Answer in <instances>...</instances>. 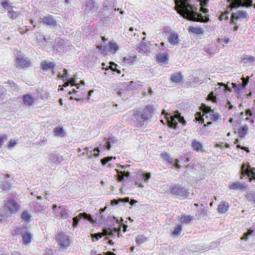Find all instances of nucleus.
Listing matches in <instances>:
<instances>
[{
  "instance_id": "obj_1",
  "label": "nucleus",
  "mask_w": 255,
  "mask_h": 255,
  "mask_svg": "<svg viewBox=\"0 0 255 255\" xmlns=\"http://www.w3.org/2000/svg\"><path fill=\"white\" fill-rule=\"evenodd\" d=\"M176 4L180 5L179 13L184 17L195 21H204V18L198 12V8L189 4L190 0H175Z\"/></svg>"
},
{
  "instance_id": "obj_2",
  "label": "nucleus",
  "mask_w": 255,
  "mask_h": 255,
  "mask_svg": "<svg viewBox=\"0 0 255 255\" xmlns=\"http://www.w3.org/2000/svg\"><path fill=\"white\" fill-rule=\"evenodd\" d=\"M165 118L168 126L173 128H176L178 122L182 124L183 126L186 125V122L184 117H182L178 111L174 112L173 115L167 113Z\"/></svg>"
},
{
  "instance_id": "obj_3",
  "label": "nucleus",
  "mask_w": 255,
  "mask_h": 255,
  "mask_svg": "<svg viewBox=\"0 0 255 255\" xmlns=\"http://www.w3.org/2000/svg\"><path fill=\"white\" fill-rule=\"evenodd\" d=\"M168 190L172 194L177 195L181 198H185L189 196V193L187 189L178 184H171Z\"/></svg>"
},
{
  "instance_id": "obj_4",
  "label": "nucleus",
  "mask_w": 255,
  "mask_h": 255,
  "mask_svg": "<svg viewBox=\"0 0 255 255\" xmlns=\"http://www.w3.org/2000/svg\"><path fill=\"white\" fill-rule=\"evenodd\" d=\"M56 241L60 248L64 249L68 247L71 243L70 237L63 234L60 233L56 237Z\"/></svg>"
},
{
  "instance_id": "obj_5",
  "label": "nucleus",
  "mask_w": 255,
  "mask_h": 255,
  "mask_svg": "<svg viewBox=\"0 0 255 255\" xmlns=\"http://www.w3.org/2000/svg\"><path fill=\"white\" fill-rule=\"evenodd\" d=\"M147 114L142 112L138 114H134L132 119L134 121V124L137 126L140 127L144 125L146 121L149 119Z\"/></svg>"
},
{
  "instance_id": "obj_6",
  "label": "nucleus",
  "mask_w": 255,
  "mask_h": 255,
  "mask_svg": "<svg viewBox=\"0 0 255 255\" xmlns=\"http://www.w3.org/2000/svg\"><path fill=\"white\" fill-rule=\"evenodd\" d=\"M82 218L88 220L91 223H94V220L92 217L91 215L90 214H88L85 212H84L80 213L77 216L72 218V226L73 227V228H75L77 227L79 220Z\"/></svg>"
},
{
  "instance_id": "obj_7",
  "label": "nucleus",
  "mask_w": 255,
  "mask_h": 255,
  "mask_svg": "<svg viewBox=\"0 0 255 255\" xmlns=\"http://www.w3.org/2000/svg\"><path fill=\"white\" fill-rule=\"evenodd\" d=\"M233 7H238L240 6L249 7L253 5L252 0H228Z\"/></svg>"
},
{
  "instance_id": "obj_8",
  "label": "nucleus",
  "mask_w": 255,
  "mask_h": 255,
  "mask_svg": "<svg viewBox=\"0 0 255 255\" xmlns=\"http://www.w3.org/2000/svg\"><path fill=\"white\" fill-rule=\"evenodd\" d=\"M16 63L17 67L24 68L30 67L31 62L27 58L24 57L21 55H19L17 56Z\"/></svg>"
},
{
  "instance_id": "obj_9",
  "label": "nucleus",
  "mask_w": 255,
  "mask_h": 255,
  "mask_svg": "<svg viewBox=\"0 0 255 255\" xmlns=\"http://www.w3.org/2000/svg\"><path fill=\"white\" fill-rule=\"evenodd\" d=\"M248 14L245 10H239L232 14L231 20L234 24L236 23L238 20H242L244 18L247 17Z\"/></svg>"
},
{
  "instance_id": "obj_10",
  "label": "nucleus",
  "mask_w": 255,
  "mask_h": 255,
  "mask_svg": "<svg viewBox=\"0 0 255 255\" xmlns=\"http://www.w3.org/2000/svg\"><path fill=\"white\" fill-rule=\"evenodd\" d=\"M4 205L11 212L13 213L16 212L20 207L17 202L11 199H8L5 200L4 201Z\"/></svg>"
},
{
  "instance_id": "obj_11",
  "label": "nucleus",
  "mask_w": 255,
  "mask_h": 255,
  "mask_svg": "<svg viewBox=\"0 0 255 255\" xmlns=\"http://www.w3.org/2000/svg\"><path fill=\"white\" fill-rule=\"evenodd\" d=\"M63 160V157L56 152H52L48 155V161L51 163L58 164Z\"/></svg>"
},
{
  "instance_id": "obj_12",
  "label": "nucleus",
  "mask_w": 255,
  "mask_h": 255,
  "mask_svg": "<svg viewBox=\"0 0 255 255\" xmlns=\"http://www.w3.org/2000/svg\"><path fill=\"white\" fill-rule=\"evenodd\" d=\"M168 41L170 44L174 46L178 44L180 40L179 38L178 34L175 31L170 30Z\"/></svg>"
},
{
  "instance_id": "obj_13",
  "label": "nucleus",
  "mask_w": 255,
  "mask_h": 255,
  "mask_svg": "<svg viewBox=\"0 0 255 255\" xmlns=\"http://www.w3.org/2000/svg\"><path fill=\"white\" fill-rule=\"evenodd\" d=\"M41 21L46 25H48L50 27H54L57 25L56 20L55 17L50 14L45 15Z\"/></svg>"
},
{
  "instance_id": "obj_14",
  "label": "nucleus",
  "mask_w": 255,
  "mask_h": 255,
  "mask_svg": "<svg viewBox=\"0 0 255 255\" xmlns=\"http://www.w3.org/2000/svg\"><path fill=\"white\" fill-rule=\"evenodd\" d=\"M241 169L243 174L248 175L249 177H252L255 179V172L251 168L250 165L246 166L245 164H243Z\"/></svg>"
},
{
  "instance_id": "obj_15",
  "label": "nucleus",
  "mask_w": 255,
  "mask_h": 255,
  "mask_svg": "<svg viewBox=\"0 0 255 255\" xmlns=\"http://www.w3.org/2000/svg\"><path fill=\"white\" fill-rule=\"evenodd\" d=\"M35 101V97L29 94H25L23 96V102L26 106H31Z\"/></svg>"
},
{
  "instance_id": "obj_16",
  "label": "nucleus",
  "mask_w": 255,
  "mask_h": 255,
  "mask_svg": "<svg viewBox=\"0 0 255 255\" xmlns=\"http://www.w3.org/2000/svg\"><path fill=\"white\" fill-rule=\"evenodd\" d=\"M55 63L52 62L43 61L41 63V67L42 70L47 71L48 70L52 69L53 75H54V72L53 71V69L55 67Z\"/></svg>"
},
{
  "instance_id": "obj_17",
  "label": "nucleus",
  "mask_w": 255,
  "mask_h": 255,
  "mask_svg": "<svg viewBox=\"0 0 255 255\" xmlns=\"http://www.w3.org/2000/svg\"><path fill=\"white\" fill-rule=\"evenodd\" d=\"M192 147L196 151H203V146L202 144L198 140L194 139L192 142Z\"/></svg>"
},
{
  "instance_id": "obj_18",
  "label": "nucleus",
  "mask_w": 255,
  "mask_h": 255,
  "mask_svg": "<svg viewBox=\"0 0 255 255\" xmlns=\"http://www.w3.org/2000/svg\"><path fill=\"white\" fill-rule=\"evenodd\" d=\"M90 148V147H86L83 150H85L86 152V154H88V152H89L90 153V154L89 155H88V158L89 159H91V158H92L93 157H94V158H97L98 157L99 155V149L98 148H95L94 150H93V152H94V153L92 154V151L91 150H90L89 149Z\"/></svg>"
},
{
  "instance_id": "obj_19",
  "label": "nucleus",
  "mask_w": 255,
  "mask_h": 255,
  "mask_svg": "<svg viewBox=\"0 0 255 255\" xmlns=\"http://www.w3.org/2000/svg\"><path fill=\"white\" fill-rule=\"evenodd\" d=\"M188 30L190 33L197 34H203L204 32L203 29L198 26H190L189 27Z\"/></svg>"
},
{
  "instance_id": "obj_20",
  "label": "nucleus",
  "mask_w": 255,
  "mask_h": 255,
  "mask_svg": "<svg viewBox=\"0 0 255 255\" xmlns=\"http://www.w3.org/2000/svg\"><path fill=\"white\" fill-rule=\"evenodd\" d=\"M246 187V183L245 182H237L233 183L230 186V189L233 190H241Z\"/></svg>"
},
{
  "instance_id": "obj_21",
  "label": "nucleus",
  "mask_w": 255,
  "mask_h": 255,
  "mask_svg": "<svg viewBox=\"0 0 255 255\" xmlns=\"http://www.w3.org/2000/svg\"><path fill=\"white\" fill-rule=\"evenodd\" d=\"M23 243L26 245L31 242L32 235L29 232H24L22 234Z\"/></svg>"
},
{
  "instance_id": "obj_22",
  "label": "nucleus",
  "mask_w": 255,
  "mask_h": 255,
  "mask_svg": "<svg viewBox=\"0 0 255 255\" xmlns=\"http://www.w3.org/2000/svg\"><path fill=\"white\" fill-rule=\"evenodd\" d=\"M53 132L55 135L60 137H63L65 134L63 128L61 126L57 127L54 128Z\"/></svg>"
},
{
  "instance_id": "obj_23",
  "label": "nucleus",
  "mask_w": 255,
  "mask_h": 255,
  "mask_svg": "<svg viewBox=\"0 0 255 255\" xmlns=\"http://www.w3.org/2000/svg\"><path fill=\"white\" fill-rule=\"evenodd\" d=\"M4 87L6 89L9 91H15L18 89L17 86L15 85L13 81H8L5 83Z\"/></svg>"
},
{
  "instance_id": "obj_24",
  "label": "nucleus",
  "mask_w": 255,
  "mask_h": 255,
  "mask_svg": "<svg viewBox=\"0 0 255 255\" xmlns=\"http://www.w3.org/2000/svg\"><path fill=\"white\" fill-rule=\"evenodd\" d=\"M249 129V126L247 125H244L240 128L239 129V133L241 137H244L246 135V134L248 133V131Z\"/></svg>"
},
{
  "instance_id": "obj_25",
  "label": "nucleus",
  "mask_w": 255,
  "mask_h": 255,
  "mask_svg": "<svg viewBox=\"0 0 255 255\" xmlns=\"http://www.w3.org/2000/svg\"><path fill=\"white\" fill-rule=\"evenodd\" d=\"M154 109L153 108V106L152 105H149L146 106L142 112L147 114L146 115L148 116V118L150 119L152 116V114L154 113Z\"/></svg>"
},
{
  "instance_id": "obj_26",
  "label": "nucleus",
  "mask_w": 255,
  "mask_h": 255,
  "mask_svg": "<svg viewBox=\"0 0 255 255\" xmlns=\"http://www.w3.org/2000/svg\"><path fill=\"white\" fill-rule=\"evenodd\" d=\"M193 217L186 215H183L179 217V220L182 224H188L193 219Z\"/></svg>"
},
{
  "instance_id": "obj_27",
  "label": "nucleus",
  "mask_w": 255,
  "mask_h": 255,
  "mask_svg": "<svg viewBox=\"0 0 255 255\" xmlns=\"http://www.w3.org/2000/svg\"><path fill=\"white\" fill-rule=\"evenodd\" d=\"M229 207V204L226 201H222L221 204L218 206V211L220 213H225L228 208Z\"/></svg>"
},
{
  "instance_id": "obj_28",
  "label": "nucleus",
  "mask_w": 255,
  "mask_h": 255,
  "mask_svg": "<svg viewBox=\"0 0 255 255\" xmlns=\"http://www.w3.org/2000/svg\"><path fill=\"white\" fill-rule=\"evenodd\" d=\"M206 117H209L210 120L213 122H216L219 119H221V116L219 115V114L218 113H215L214 110L210 112V114L209 115V116H207Z\"/></svg>"
},
{
  "instance_id": "obj_29",
  "label": "nucleus",
  "mask_w": 255,
  "mask_h": 255,
  "mask_svg": "<svg viewBox=\"0 0 255 255\" xmlns=\"http://www.w3.org/2000/svg\"><path fill=\"white\" fill-rule=\"evenodd\" d=\"M246 197L252 204L255 206V192L253 191L248 192Z\"/></svg>"
},
{
  "instance_id": "obj_30",
  "label": "nucleus",
  "mask_w": 255,
  "mask_h": 255,
  "mask_svg": "<svg viewBox=\"0 0 255 255\" xmlns=\"http://www.w3.org/2000/svg\"><path fill=\"white\" fill-rule=\"evenodd\" d=\"M255 234V231L251 230V229L245 233L243 236L241 238L242 240L247 241L250 238L253 236Z\"/></svg>"
},
{
  "instance_id": "obj_31",
  "label": "nucleus",
  "mask_w": 255,
  "mask_h": 255,
  "mask_svg": "<svg viewBox=\"0 0 255 255\" xmlns=\"http://www.w3.org/2000/svg\"><path fill=\"white\" fill-rule=\"evenodd\" d=\"M118 180L119 182L123 181L125 177L128 178L129 176V172L127 171H118Z\"/></svg>"
},
{
  "instance_id": "obj_32",
  "label": "nucleus",
  "mask_w": 255,
  "mask_h": 255,
  "mask_svg": "<svg viewBox=\"0 0 255 255\" xmlns=\"http://www.w3.org/2000/svg\"><path fill=\"white\" fill-rule=\"evenodd\" d=\"M170 79L175 83H180L182 80V76L180 73H175L171 75Z\"/></svg>"
},
{
  "instance_id": "obj_33",
  "label": "nucleus",
  "mask_w": 255,
  "mask_h": 255,
  "mask_svg": "<svg viewBox=\"0 0 255 255\" xmlns=\"http://www.w3.org/2000/svg\"><path fill=\"white\" fill-rule=\"evenodd\" d=\"M136 57L134 56H128L124 58L123 62L125 64L130 65L136 60Z\"/></svg>"
},
{
  "instance_id": "obj_34",
  "label": "nucleus",
  "mask_w": 255,
  "mask_h": 255,
  "mask_svg": "<svg viewBox=\"0 0 255 255\" xmlns=\"http://www.w3.org/2000/svg\"><path fill=\"white\" fill-rule=\"evenodd\" d=\"M157 60L159 63L166 64L167 63L168 58L166 54H161L157 56Z\"/></svg>"
},
{
  "instance_id": "obj_35",
  "label": "nucleus",
  "mask_w": 255,
  "mask_h": 255,
  "mask_svg": "<svg viewBox=\"0 0 255 255\" xmlns=\"http://www.w3.org/2000/svg\"><path fill=\"white\" fill-rule=\"evenodd\" d=\"M182 226L181 225H177L172 231V235L173 236H177L181 233Z\"/></svg>"
},
{
  "instance_id": "obj_36",
  "label": "nucleus",
  "mask_w": 255,
  "mask_h": 255,
  "mask_svg": "<svg viewBox=\"0 0 255 255\" xmlns=\"http://www.w3.org/2000/svg\"><path fill=\"white\" fill-rule=\"evenodd\" d=\"M255 60V57L253 56H245L243 58V61L245 63L253 64Z\"/></svg>"
},
{
  "instance_id": "obj_37",
  "label": "nucleus",
  "mask_w": 255,
  "mask_h": 255,
  "mask_svg": "<svg viewBox=\"0 0 255 255\" xmlns=\"http://www.w3.org/2000/svg\"><path fill=\"white\" fill-rule=\"evenodd\" d=\"M147 241V238L145 237L143 235H138L135 239V242L138 244H141L142 243H145Z\"/></svg>"
},
{
  "instance_id": "obj_38",
  "label": "nucleus",
  "mask_w": 255,
  "mask_h": 255,
  "mask_svg": "<svg viewBox=\"0 0 255 255\" xmlns=\"http://www.w3.org/2000/svg\"><path fill=\"white\" fill-rule=\"evenodd\" d=\"M139 52H146L149 48V46L145 42H142L140 46L138 47Z\"/></svg>"
},
{
  "instance_id": "obj_39",
  "label": "nucleus",
  "mask_w": 255,
  "mask_h": 255,
  "mask_svg": "<svg viewBox=\"0 0 255 255\" xmlns=\"http://www.w3.org/2000/svg\"><path fill=\"white\" fill-rule=\"evenodd\" d=\"M129 198L128 197H126L125 198L120 199L119 200L114 199L111 201V204L112 205H117L120 202H128Z\"/></svg>"
},
{
  "instance_id": "obj_40",
  "label": "nucleus",
  "mask_w": 255,
  "mask_h": 255,
  "mask_svg": "<svg viewBox=\"0 0 255 255\" xmlns=\"http://www.w3.org/2000/svg\"><path fill=\"white\" fill-rule=\"evenodd\" d=\"M245 88V87L244 85L241 83H239L237 85V87L235 89V91L238 95H240L243 92Z\"/></svg>"
},
{
  "instance_id": "obj_41",
  "label": "nucleus",
  "mask_w": 255,
  "mask_h": 255,
  "mask_svg": "<svg viewBox=\"0 0 255 255\" xmlns=\"http://www.w3.org/2000/svg\"><path fill=\"white\" fill-rule=\"evenodd\" d=\"M202 110L204 115H209L210 114V112L213 111L214 110H212L210 107L206 106L205 105H204L202 107Z\"/></svg>"
},
{
  "instance_id": "obj_42",
  "label": "nucleus",
  "mask_w": 255,
  "mask_h": 255,
  "mask_svg": "<svg viewBox=\"0 0 255 255\" xmlns=\"http://www.w3.org/2000/svg\"><path fill=\"white\" fill-rule=\"evenodd\" d=\"M135 86V84L133 81H129L124 84V87L128 90H132Z\"/></svg>"
},
{
  "instance_id": "obj_43",
  "label": "nucleus",
  "mask_w": 255,
  "mask_h": 255,
  "mask_svg": "<svg viewBox=\"0 0 255 255\" xmlns=\"http://www.w3.org/2000/svg\"><path fill=\"white\" fill-rule=\"evenodd\" d=\"M63 75L61 76L60 73H59L58 75V78L61 79L63 81H67L68 79V73L67 70L66 69H64L63 70Z\"/></svg>"
},
{
  "instance_id": "obj_44",
  "label": "nucleus",
  "mask_w": 255,
  "mask_h": 255,
  "mask_svg": "<svg viewBox=\"0 0 255 255\" xmlns=\"http://www.w3.org/2000/svg\"><path fill=\"white\" fill-rule=\"evenodd\" d=\"M110 48L112 52L115 53L118 50V46L117 43L111 42L110 44Z\"/></svg>"
},
{
  "instance_id": "obj_45",
  "label": "nucleus",
  "mask_w": 255,
  "mask_h": 255,
  "mask_svg": "<svg viewBox=\"0 0 255 255\" xmlns=\"http://www.w3.org/2000/svg\"><path fill=\"white\" fill-rule=\"evenodd\" d=\"M208 0H201V4L202 6V10L204 13H207L208 12V9L203 7L204 6H207L208 2Z\"/></svg>"
},
{
  "instance_id": "obj_46",
  "label": "nucleus",
  "mask_w": 255,
  "mask_h": 255,
  "mask_svg": "<svg viewBox=\"0 0 255 255\" xmlns=\"http://www.w3.org/2000/svg\"><path fill=\"white\" fill-rule=\"evenodd\" d=\"M195 119L197 121H198L201 124L204 122V119L202 118V116H201L200 112H198L196 114Z\"/></svg>"
},
{
  "instance_id": "obj_47",
  "label": "nucleus",
  "mask_w": 255,
  "mask_h": 255,
  "mask_svg": "<svg viewBox=\"0 0 255 255\" xmlns=\"http://www.w3.org/2000/svg\"><path fill=\"white\" fill-rule=\"evenodd\" d=\"M208 100L212 101L213 102H216V96L214 95L213 92H211L207 97Z\"/></svg>"
},
{
  "instance_id": "obj_48",
  "label": "nucleus",
  "mask_w": 255,
  "mask_h": 255,
  "mask_svg": "<svg viewBox=\"0 0 255 255\" xmlns=\"http://www.w3.org/2000/svg\"><path fill=\"white\" fill-rule=\"evenodd\" d=\"M103 236L102 233H98L97 234H94L92 235V237L93 238V241H97Z\"/></svg>"
},
{
  "instance_id": "obj_49",
  "label": "nucleus",
  "mask_w": 255,
  "mask_h": 255,
  "mask_svg": "<svg viewBox=\"0 0 255 255\" xmlns=\"http://www.w3.org/2000/svg\"><path fill=\"white\" fill-rule=\"evenodd\" d=\"M218 85L220 86H223L224 87V90L225 91H228L229 92H231L232 91V89L228 87V85L225 84L223 83H218Z\"/></svg>"
},
{
  "instance_id": "obj_50",
  "label": "nucleus",
  "mask_w": 255,
  "mask_h": 255,
  "mask_svg": "<svg viewBox=\"0 0 255 255\" xmlns=\"http://www.w3.org/2000/svg\"><path fill=\"white\" fill-rule=\"evenodd\" d=\"M113 157H106L103 159H101V161L102 164L103 165H105L107 162H108L109 161L111 160V159L113 158Z\"/></svg>"
},
{
  "instance_id": "obj_51",
  "label": "nucleus",
  "mask_w": 255,
  "mask_h": 255,
  "mask_svg": "<svg viewBox=\"0 0 255 255\" xmlns=\"http://www.w3.org/2000/svg\"><path fill=\"white\" fill-rule=\"evenodd\" d=\"M8 15L11 18H14L16 17L17 16L16 12H15L13 10H8Z\"/></svg>"
},
{
  "instance_id": "obj_52",
  "label": "nucleus",
  "mask_w": 255,
  "mask_h": 255,
  "mask_svg": "<svg viewBox=\"0 0 255 255\" xmlns=\"http://www.w3.org/2000/svg\"><path fill=\"white\" fill-rule=\"evenodd\" d=\"M1 4L3 7L7 10H9V8L11 7L10 4L7 2L6 0H3Z\"/></svg>"
},
{
  "instance_id": "obj_53",
  "label": "nucleus",
  "mask_w": 255,
  "mask_h": 255,
  "mask_svg": "<svg viewBox=\"0 0 255 255\" xmlns=\"http://www.w3.org/2000/svg\"><path fill=\"white\" fill-rule=\"evenodd\" d=\"M21 218L25 221H28L29 219L28 213L25 212H23L21 215Z\"/></svg>"
},
{
  "instance_id": "obj_54",
  "label": "nucleus",
  "mask_w": 255,
  "mask_h": 255,
  "mask_svg": "<svg viewBox=\"0 0 255 255\" xmlns=\"http://www.w3.org/2000/svg\"><path fill=\"white\" fill-rule=\"evenodd\" d=\"M151 174L150 173H146L142 175V178H144L145 182H148V180L150 178Z\"/></svg>"
},
{
  "instance_id": "obj_55",
  "label": "nucleus",
  "mask_w": 255,
  "mask_h": 255,
  "mask_svg": "<svg viewBox=\"0 0 255 255\" xmlns=\"http://www.w3.org/2000/svg\"><path fill=\"white\" fill-rule=\"evenodd\" d=\"M7 139L6 135L3 134L0 136V147L2 145V143Z\"/></svg>"
},
{
  "instance_id": "obj_56",
  "label": "nucleus",
  "mask_w": 255,
  "mask_h": 255,
  "mask_svg": "<svg viewBox=\"0 0 255 255\" xmlns=\"http://www.w3.org/2000/svg\"><path fill=\"white\" fill-rule=\"evenodd\" d=\"M249 77L248 76L246 78H245L244 77L241 78V80H242V82H243L242 84L243 85H244L245 87L249 82Z\"/></svg>"
},
{
  "instance_id": "obj_57",
  "label": "nucleus",
  "mask_w": 255,
  "mask_h": 255,
  "mask_svg": "<svg viewBox=\"0 0 255 255\" xmlns=\"http://www.w3.org/2000/svg\"><path fill=\"white\" fill-rule=\"evenodd\" d=\"M69 82H70V84L72 85V86H77V88H79V86H78L77 84H75V78H71L69 80H68Z\"/></svg>"
},
{
  "instance_id": "obj_58",
  "label": "nucleus",
  "mask_w": 255,
  "mask_h": 255,
  "mask_svg": "<svg viewBox=\"0 0 255 255\" xmlns=\"http://www.w3.org/2000/svg\"><path fill=\"white\" fill-rule=\"evenodd\" d=\"M110 231L111 230L108 229H103V236H111V234H110Z\"/></svg>"
},
{
  "instance_id": "obj_59",
  "label": "nucleus",
  "mask_w": 255,
  "mask_h": 255,
  "mask_svg": "<svg viewBox=\"0 0 255 255\" xmlns=\"http://www.w3.org/2000/svg\"><path fill=\"white\" fill-rule=\"evenodd\" d=\"M39 42H41V43L42 44H44L45 42H48V40L44 36L42 35L39 38Z\"/></svg>"
},
{
  "instance_id": "obj_60",
  "label": "nucleus",
  "mask_w": 255,
  "mask_h": 255,
  "mask_svg": "<svg viewBox=\"0 0 255 255\" xmlns=\"http://www.w3.org/2000/svg\"><path fill=\"white\" fill-rule=\"evenodd\" d=\"M110 65L109 66V68L112 70V71H116V67L117 66V65L115 63H110Z\"/></svg>"
},
{
  "instance_id": "obj_61",
  "label": "nucleus",
  "mask_w": 255,
  "mask_h": 255,
  "mask_svg": "<svg viewBox=\"0 0 255 255\" xmlns=\"http://www.w3.org/2000/svg\"><path fill=\"white\" fill-rule=\"evenodd\" d=\"M217 146L218 147H220L221 148H223L224 147H226V148L230 147V145L229 144H228L227 143H222V144L221 145H217Z\"/></svg>"
},
{
  "instance_id": "obj_62",
  "label": "nucleus",
  "mask_w": 255,
  "mask_h": 255,
  "mask_svg": "<svg viewBox=\"0 0 255 255\" xmlns=\"http://www.w3.org/2000/svg\"><path fill=\"white\" fill-rule=\"evenodd\" d=\"M173 161L174 166L177 168H179L180 166L178 165L179 160L177 159H175Z\"/></svg>"
},
{
  "instance_id": "obj_63",
  "label": "nucleus",
  "mask_w": 255,
  "mask_h": 255,
  "mask_svg": "<svg viewBox=\"0 0 255 255\" xmlns=\"http://www.w3.org/2000/svg\"><path fill=\"white\" fill-rule=\"evenodd\" d=\"M16 144V141L11 140L9 142L8 147H12Z\"/></svg>"
},
{
  "instance_id": "obj_64",
  "label": "nucleus",
  "mask_w": 255,
  "mask_h": 255,
  "mask_svg": "<svg viewBox=\"0 0 255 255\" xmlns=\"http://www.w3.org/2000/svg\"><path fill=\"white\" fill-rule=\"evenodd\" d=\"M218 247V244L216 242H212L211 243L210 245L209 246V248H215Z\"/></svg>"
}]
</instances>
